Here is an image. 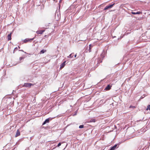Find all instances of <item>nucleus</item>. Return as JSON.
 <instances>
[{"instance_id": "nucleus-1", "label": "nucleus", "mask_w": 150, "mask_h": 150, "mask_svg": "<svg viewBox=\"0 0 150 150\" xmlns=\"http://www.w3.org/2000/svg\"><path fill=\"white\" fill-rule=\"evenodd\" d=\"M33 85L31 83H24L23 85V86L26 87H30L31 86Z\"/></svg>"}, {"instance_id": "nucleus-17", "label": "nucleus", "mask_w": 150, "mask_h": 150, "mask_svg": "<svg viewBox=\"0 0 150 150\" xmlns=\"http://www.w3.org/2000/svg\"><path fill=\"white\" fill-rule=\"evenodd\" d=\"M83 125H80L79 127V128H83Z\"/></svg>"}, {"instance_id": "nucleus-5", "label": "nucleus", "mask_w": 150, "mask_h": 150, "mask_svg": "<svg viewBox=\"0 0 150 150\" xmlns=\"http://www.w3.org/2000/svg\"><path fill=\"white\" fill-rule=\"evenodd\" d=\"M118 146L119 145L118 144H116L111 147L110 149L111 150H115L116 148L118 147Z\"/></svg>"}, {"instance_id": "nucleus-9", "label": "nucleus", "mask_w": 150, "mask_h": 150, "mask_svg": "<svg viewBox=\"0 0 150 150\" xmlns=\"http://www.w3.org/2000/svg\"><path fill=\"white\" fill-rule=\"evenodd\" d=\"M111 86H110L109 85H108L105 88V89L107 90H109L111 88Z\"/></svg>"}, {"instance_id": "nucleus-2", "label": "nucleus", "mask_w": 150, "mask_h": 150, "mask_svg": "<svg viewBox=\"0 0 150 150\" xmlns=\"http://www.w3.org/2000/svg\"><path fill=\"white\" fill-rule=\"evenodd\" d=\"M115 4V3L113 4H111L109 6H106L104 8V10H106L108 9L111 8H112L113 6H114V5Z\"/></svg>"}, {"instance_id": "nucleus-4", "label": "nucleus", "mask_w": 150, "mask_h": 150, "mask_svg": "<svg viewBox=\"0 0 150 150\" xmlns=\"http://www.w3.org/2000/svg\"><path fill=\"white\" fill-rule=\"evenodd\" d=\"M52 119L50 118H48V119H46L45 121L44 122L42 123V125H44L46 123H48L49 122L50 120H51Z\"/></svg>"}, {"instance_id": "nucleus-6", "label": "nucleus", "mask_w": 150, "mask_h": 150, "mask_svg": "<svg viewBox=\"0 0 150 150\" xmlns=\"http://www.w3.org/2000/svg\"><path fill=\"white\" fill-rule=\"evenodd\" d=\"M45 31V30H39L36 31V33L38 34H42Z\"/></svg>"}, {"instance_id": "nucleus-3", "label": "nucleus", "mask_w": 150, "mask_h": 150, "mask_svg": "<svg viewBox=\"0 0 150 150\" xmlns=\"http://www.w3.org/2000/svg\"><path fill=\"white\" fill-rule=\"evenodd\" d=\"M34 39V38L31 39H25V40H24L23 42L25 43H26L28 41H32Z\"/></svg>"}, {"instance_id": "nucleus-8", "label": "nucleus", "mask_w": 150, "mask_h": 150, "mask_svg": "<svg viewBox=\"0 0 150 150\" xmlns=\"http://www.w3.org/2000/svg\"><path fill=\"white\" fill-rule=\"evenodd\" d=\"M12 33H11L9 34L7 36L8 40H10L11 39V34Z\"/></svg>"}, {"instance_id": "nucleus-24", "label": "nucleus", "mask_w": 150, "mask_h": 150, "mask_svg": "<svg viewBox=\"0 0 150 150\" xmlns=\"http://www.w3.org/2000/svg\"><path fill=\"white\" fill-rule=\"evenodd\" d=\"M132 107V106H130V108H131Z\"/></svg>"}, {"instance_id": "nucleus-20", "label": "nucleus", "mask_w": 150, "mask_h": 150, "mask_svg": "<svg viewBox=\"0 0 150 150\" xmlns=\"http://www.w3.org/2000/svg\"><path fill=\"white\" fill-rule=\"evenodd\" d=\"M131 13L135 15L136 14V12H132Z\"/></svg>"}, {"instance_id": "nucleus-11", "label": "nucleus", "mask_w": 150, "mask_h": 150, "mask_svg": "<svg viewBox=\"0 0 150 150\" xmlns=\"http://www.w3.org/2000/svg\"><path fill=\"white\" fill-rule=\"evenodd\" d=\"M74 54V53H72L71 54H70L69 55V56H68L67 57H68V58H72V57H73V56Z\"/></svg>"}, {"instance_id": "nucleus-22", "label": "nucleus", "mask_w": 150, "mask_h": 150, "mask_svg": "<svg viewBox=\"0 0 150 150\" xmlns=\"http://www.w3.org/2000/svg\"><path fill=\"white\" fill-rule=\"evenodd\" d=\"M19 51H22L23 52H24V53H27L25 52H24V51L23 50H19Z\"/></svg>"}, {"instance_id": "nucleus-12", "label": "nucleus", "mask_w": 150, "mask_h": 150, "mask_svg": "<svg viewBox=\"0 0 150 150\" xmlns=\"http://www.w3.org/2000/svg\"><path fill=\"white\" fill-rule=\"evenodd\" d=\"M92 47V46L91 44L89 45V52H91V49Z\"/></svg>"}, {"instance_id": "nucleus-21", "label": "nucleus", "mask_w": 150, "mask_h": 150, "mask_svg": "<svg viewBox=\"0 0 150 150\" xmlns=\"http://www.w3.org/2000/svg\"><path fill=\"white\" fill-rule=\"evenodd\" d=\"M18 50V48H17V47H16V48H15L14 49V51H13V52H14L15 51H16V50Z\"/></svg>"}, {"instance_id": "nucleus-13", "label": "nucleus", "mask_w": 150, "mask_h": 150, "mask_svg": "<svg viewBox=\"0 0 150 150\" xmlns=\"http://www.w3.org/2000/svg\"><path fill=\"white\" fill-rule=\"evenodd\" d=\"M46 50H42L40 51V54H43L44 53H45V52H46Z\"/></svg>"}, {"instance_id": "nucleus-23", "label": "nucleus", "mask_w": 150, "mask_h": 150, "mask_svg": "<svg viewBox=\"0 0 150 150\" xmlns=\"http://www.w3.org/2000/svg\"><path fill=\"white\" fill-rule=\"evenodd\" d=\"M76 55H76V54H75V55H74V57H76Z\"/></svg>"}, {"instance_id": "nucleus-15", "label": "nucleus", "mask_w": 150, "mask_h": 150, "mask_svg": "<svg viewBox=\"0 0 150 150\" xmlns=\"http://www.w3.org/2000/svg\"><path fill=\"white\" fill-rule=\"evenodd\" d=\"M148 109L150 110V105H149L147 106V108L146 109L147 110H148Z\"/></svg>"}, {"instance_id": "nucleus-16", "label": "nucleus", "mask_w": 150, "mask_h": 150, "mask_svg": "<svg viewBox=\"0 0 150 150\" xmlns=\"http://www.w3.org/2000/svg\"><path fill=\"white\" fill-rule=\"evenodd\" d=\"M24 58V57H20L19 58V60H22Z\"/></svg>"}, {"instance_id": "nucleus-7", "label": "nucleus", "mask_w": 150, "mask_h": 150, "mask_svg": "<svg viewBox=\"0 0 150 150\" xmlns=\"http://www.w3.org/2000/svg\"><path fill=\"white\" fill-rule=\"evenodd\" d=\"M66 61L64 62L62 64L60 65V69H62L65 66V65Z\"/></svg>"}, {"instance_id": "nucleus-18", "label": "nucleus", "mask_w": 150, "mask_h": 150, "mask_svg": "<svg viewBox=\"0 0 150 150\" xmlns=\"http://www.w3.org/2000/svg\"><path fill=\"white\" fill-rule=\"evenodd\" d=\"M141 13V12L140 11H137L136 12V14H139Z\"/></svg>"}, {"instance_id": "nucleus-19", "label": "nucleus", "mask_w": 150, "mask_h": 150, "mask_svg": "<svg viewBox=\"0 0 150 150\" xmlns=\"http://www.w3.org/2000/svg\"><path fill=\"white\" fill-rule=\"evenodd\" d=\"M61 144V143H59L57 145V147H59V146Z\"/></svg>"}, {"instance_id": "nucleus-10", "label": "nucleus", "mask_w": 150, "mask_h": 150, "mask_svg": "<svg viewBox=\"0 0 150 150\" xmlns=\"http://www.w3.org/2000/svg\"><path fill=\"white\" fill-rule=\"evenodd\" d=\"M20 132L19 131V130H17V132H16V135H15V137H18L20 135Z\"/></svg>"}, {"instance_id": "nucleus-25", "label": "nucleus", "mask_w": 150, "mask_h": 150, "mask_svg": "<svg viewBox=\"0 0 150 150\" xmlns=\"http://www.w3.org/2000/svg\"><path fill=\"white\" fill-rule=\"evenodd\" d=\"M1 51L0 50V52Z\"/></svg>"}, {"instance_id": "nucleus-14", "label": "nucleus", "mask_w": 150, "mask_h": 150, "mask_svg": "<svg viewBox=\"0 0 150 150\" xmlns=\"http://www.w3.org/2000/svg\"><path fill=\"white\" fill-rule=\"evenodd\" d=\"M90 122H96V120L94 119H91L90 120Z\"/></svg>"}]
</instances>
